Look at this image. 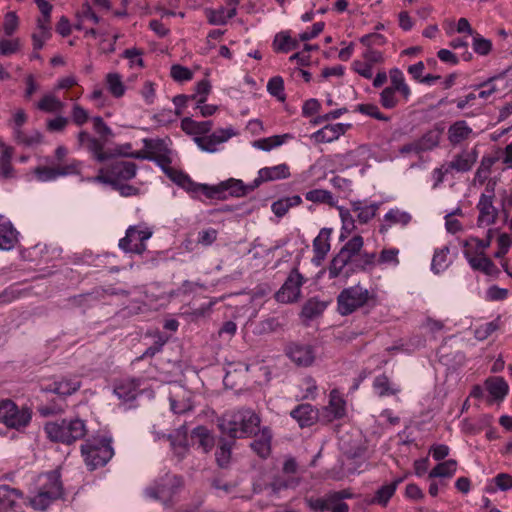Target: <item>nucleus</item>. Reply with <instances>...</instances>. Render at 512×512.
<instances>
[{"label":"nucleus","instance_id":"46","mask_svg":"<svg viewBox=\"0 0 512 512\" xmlns=\"http://www.w3.org/2000/svg\"><path fill=\"white\" fill-rule=\"evenodd\" d=\"M457 471V461L449 459L436 465L430 472L429 478H451Z\"/></svg>","mask_w":512,"mask_h":512},{"label":"nucleus","instance_id":"2","mask_svg":"<svg viewBox=\"0 0 512 512\" xmlns=\"http://www.w3.org/2000/svg\"><path fill=\"white\" fill-rule=\"evenodd\" d=\"M63 496V484L58 471L38 475L31 488L30 505L35 510H45Z\"/></svg>","mask_w":512,"mask_h":512},{"label":"nucleus","instance_id":"34","mask_svg":"<svg viewBox=\"0 0 512 512\" xmlns=\"http://www.w3.org/2000/svg\"><path fill=\"white\" fill-rule=\"evenodd\" d=\"M298 38H292L289 31H282L275 35L273 40V49L276 52L287 53L291 50L299 48Z\"/></svg>","mask_w":512,"mask_h":512},{"label":"nucleus","instance_id":"58","mask_svg":"<svg viewBox=\"0 0 512 512\" xmlns=\"http://www.w3.org/2000/svg\"><path fill=\"white\" fill-rule=\"evenodd\" d=\"M339 215L342 222V228H341V234L340 239H344L347 237L348 234H351L356 226H355V220L353 215L351 214L350 210L345 209L343 207L339 208Z\"/></svg>","mask_w":512,"mask_h":512},{"label":"nucleus","instance_id":"4","mask_svg":"<svg viewBox=\"0 0 512 512\" xmlns=\"http://www.w3.org/2000/svg\"><path fill=\"white\" fill-rule=\"evenodd\" d=\"M479 242L482 241L476 236H469L462 241L461 245L464 248L463 256L472 270L497 279L500 275V270L492 259L486 255L484 250H480Z\"/></svg>","mask_w":512,"mask_h":512},{"label":"nucleus","instance_id":"39","mask_svg":"<svg viewBox=\"0 0 512 512\" xmlns=\"http://www.w3.org/2000/svg\"><path fill=\"white\" fill-rule=\"evenodd\" d=\"M350 263L351 261L347 259L344 254L338 252V254L333 257L328 267L329 278L334 279L340 276L347 278L349 271L346 268Z\"/></svg>","mask_w":512,"mask_h":512},{"label":"nucleus","instance_id":"7","mask_svg":"<svg viewBox=\"0 0 512 512\" xmlns=\"http://www.w3.org/2000/svg\"><path fill=\"white\" fill-rule=\"evenodd\" d=\"M375 300V294L360 284L343 289L337 297L338 312L349 315L357 309Z\"/></svg>","mask_w":512,"mask_h":512},{"label":"nucleus","instance_id":"26","mask_svg":"<svg viewBox=\"0 0 512 512\" xmlns=\"http://www.w3.org/2000/svg\"><path fill=\"white\" fill-rule=\"evenodd\" d=\"M300 427H309L317 420V410L310 404H300L290 412Z\"/></svg>","mask_w":512,"mask_h":512},{"label":"nucleus","instance_id":"54","mask_svg":"<svg viewBox=\"0 0 512 512\" xmlns=\"http://www.w3.org/2000/svg\"><path fill=\"white\" fill-rule=\"evenodd\" d=\"M399 253V249L395 247L382 249L377 258V265L397 267L400 263Z\"/></svg>","mask_w":512,"mask_h":512},{"label":"nucleus","instance_id":"32","mask_svg":"<svg viewBox=\"0 0 512 512\" xmlns=\"http://www.w3.org/2000/svg\"><path fill=\"white\" fill-rule=\"evenodd\" d=\"M139 383L134 379L122 380L116 384L114 394L122 401L129 402L137 397Z\"/></svg>","mask_w":512,"mask_h":512},{"label":"nucleus","instance_id":"28","mask_svg":"<svg viewBox=\"0 0 512 512\" xmlns=\"http://www.w3.org/2000/svg\"><path fill=\"white\" fill-rule=\"evenodd\" d=\"M19 242V232L11 221H4L0 226V250H12Z\"/></svg>","mask_w":512,"mask_h":512},{"label":"nucleus","instance_id":"63","mask_svg":"<svg viewBox=\"0 0 512 512\" xmlns=\"http://www.w3.org/2000/svg\"><path fill=\"white\" fill-rule=\"evenodd\" d=\"M211 85L206 79L201 80L196 85V93L191 95V100H194L196 104L205 103L208 94L210 93Z\"/></svg>","mask_w":512,"mask_h":512},{"label":"nucleus","instance_id":"24","mask_svg":"<svg viewBox=\"0 0 512 512\" xmlns=\"http://www.w3.org/2000/svg\"><path fill=\"white\" fill-rule=\"evenodd\" d=\"M412 219L410 213L400 210L399 208H391L384 216L382 224L379 228L380 233H386L391 227L399 225L407 226Z\"/></svg>","mask_w":512,"mask_h":512},{"label":"nucleus","instance_id":"15","mask_svg":"<svg viewBox=\"0 0 512 512\" xmlns=\"http://www.w3.org/2000/svg\"><path fill=\"white\" fill-rule=\"evenodd\" d=\"M235 135V130L232 127H227L218 129L210 135L194 137V142L203 152L216 153L219 151V146L221 144L227 142Z\"/></svg>","mask_w":512,"mask_h":512},{"label":"nucleus","instance_id":"56","mask_svg":"<svg viewBox=\"0 0 512 512\" xmlns=\"http://www.w3.org/2000/svg\"><path fill=\"white\" fill-rule=\"evenodd\" d=\"M497 249L493 253L495 259H504L512 247V238L508 233L501 232L496 238Z\"/></svg>","mask_w":512,"mask_h":512},{"label":"nucleus","instance_id":"31","mask_svg":"<svg viewBox=\"0 0 512 512\" xmlns=\"http://www.w3.org/2000/svg\"><path fill=\"white\" fill-rule=\"evenodd\" d=\"M485 388L494 400L502 401L509 392V385L502 377H490L485 381Z\"/></svg>","mask_w":512,"mask_h":512},{"label":"nucleus","instance_id":"55","mask_svg":"<svg viewBox=\"0 0 512 512\" xmlns=\"http://www.w3.org/2000/svg\"><path fill=\"white\" fill-rule=\"evenodd\" d=\"M37 108L44 112L55 113L64 108V103L60 101L55 95L48 93L45 94L38 102Z\"/></svg>","mask_w":512,"mask_h":512},{"label":"nucleus","instance_id":"48","mask_svg":"<svg viewBox=\"0 0 512 512\" xmlns=\"http://www.w3.org/2000/svg\"><path fill=\"white\" fill-rule=\"evenodd\" d=\"M51 37L50 22L37 20V31L32 35L33 47L40 50L44 43Z\"/></svg>","mask_w":512,"mask_h":512},{"label":"nucleus","instance_id":"30","mask_svg":"<svg viewBox=\"0 0 512 512\" xmlns=\"http://www.w3.org/2000/svg\"><path fill=\"white\" fill-rule=\"evenodd\" d=\"M372 386L379 397L396 395L401 391L400 386L393 383L385 374H381L375 377Z\"/></svg>","mask_w":512,"mask_h":512},{"label":"nucleus","instance_id":"47","mask_svg":"<svg viewBox=\"0 0 512 512\" xmlns=\"http://www.w3.org/2000/svg\"><path fill=\"white\" fill-rule=\"evenodd\" d=\"M15 141L25 147H33L39 145L42 142L43 136L38 130L31 132H25L23 130H17L13 134Z\"/></svg>","mask_w":512,"mask_h":512},{"label":"nucleus","instance_id":"22","mask_svg":"<svg viewBox=\"0 0 512 512\" xmlns=\"http://www.w3.org/2000/svg\"><path fill=\"white\" fill-rule=\"evenodd\" d=\"M474 136L473 129L464 120L452 123L447 132L448 141L452 146L460 145Z\"/></svg>","mask_w":512,"mask_h":512},{"label":"nucleus","instance_id":"10","mask_svg":"<svg viewBox=\"0 0 512 512\" xmlns=\"http://www.w3.org/2000/svg\"><path fill=\"white\" fill-rule=\"evenodd\" d=\"M100 173L93 181L116 186L133 179L137 173V166L130 161H116L106 170V174H103V169L100 170Z\"/></svg>","mask_w":512,"mask_h":512},{"label":"nucleus","instance_id":"14","mask_svg":"<svg viewBox=\"0 0 512 512\" xmlns=\"http://www.w3.org/2000/svg\"><path fill=\"white\" fill-rule=\"evenodd\" d=\"M79 148L86 149L97 162H105L113 157L114 153L105 149L101 139L96 138L87 131H80L77 135Z\"/></svg>","mask_w":512,"mask_h":512},{"label":"nucleus","instance_id":"13","mask_svg":"<svg viewBox=\"0 0 512 512\" xmlns=\"http://www.w3.org/2000/svg\"><path fill=\"white\" fill-rule=\"evenodd\" d=\"M304 283L305 278L299 271L297 269L292 270L276 292V300L285 304L297 302L301 298V287Z\"/></svg>","mask_w":512,"mask_h":512},{"label":"nucleus","instance_id":"62","mask_svg":"<svg viewBox=\"0 0 512 512\" xmlns=\"http://www.w3.org/2000/svg\"><path fill=\"white\" fill-rule=\"evenodd\" d=\"M268 92L280 101L285 100L284 82L279 76L271 78L267 83Z\"/></svg>","mask_w":512,"mask_h":512},{"label":"nucleus","instance_id":"18","mask_svg":"<svg viewBox=\"0 0 512 512\" xmlns=\"http://www.w3.org/2000/svg\"><path fill=\"white\" fill-rule=\"evenodd\" d=\"M169 146L170 140L143 139V151L130 153V157L135 159L152 160L159 155H165L169 152H172Z\"/></svg>","mask_w":512,"mask_h":512},{"label":"nucleus","instance_id":"11","mask_svg":"<svg viewBox=\"0 0 512 512\" xmlns=\"http://www.w3.org/2000/svg\"><path fill=\"white\" fill-rule=\"evenodd\" d=\"M181 485L182 482L179 477L166 474L160 481H156L152 486L147 487L144 493L150 499L159 500L167 504L178 492Z\"/></svg>","mask_w":512,"mask_h":512},{"label":"nucleus","instance_id":"25","mask_svg":"<svg viewBox=\"0 0 512 512\" xmlns=\"http://www.w3.org/2000/svg\"><path fill=\"white\" fill-rule=\"evenodd\" d=\"M477 161V152L475 150L472 151H462L461 153L454 156V158L447 163L450 171L456 172H468L472 169L473 165Z\"/></svg>","mask_w":512,"mask_h":512},{"label":"nucleus","instance_id":"27","mask_svg":"<svg viewBox=\"0 0 512 512\" xmlns=\"http://www.w3.org/2000/svg\"><path fill=\"white\" fill-rule=\"evenodd\" d=\"M256 186L254 184L252 186H246L241 180L238 179H229L227 181L221 182L218 186H213L212 188H218L219 192L215 198H221V194L225 191H228L231 196L241 197L245 196L248 192L252 191Z\"/></svg>","mask_w":512,"mask_h":512},{"label":"nucleus","instance_id":"50","mask_svg":"<svg viewBox=\"0 0 512 512\" xmlns=\"http://www.w3.org/2000/svg\"><path fill=\"white\" fill-rule=\"evenodd\" d=\"M22 497V493L7 485L0 486V508H13L16 501Z\"/></svg>","mask_w":512,"mask_h":512},{"label":"nucleus","instance_id":"5","mask_svg":"<svg viewBox=\"0 0 512 512\" xmlns=\"http://www.w3.org/2000/svg\"><path fill=\"white\" fill-rule=\"evenodd\" d=\"M390 85L380 93V103L386 109H393L400 103H407L411 97V89L403 72L399 68L389 71Z\"/></svg>","mask_w":512,"mask_h":512},{"label":"nucleus","instance_id":"45","mask_svg":"<svg viewBox=\"0 0 512 512\" xmlns=\"http://www.w3.org/2000/svg\"><path fill=\"white\" fill-rule=\"evenodd\" d=\"M108 91L115 98H121L126 92V86L119 73H108L105 78Z\"/></svg>","mask_w":512,"mask_h":512},{"label":"nucleus","instance_id":"35","mask_svg":"<svg viewBox=\"0 0 512 512\" xmlns=\"http://www.w3.org/2000/svg\"><path fill=\"white\" fill-rule=\"evenodd\" d=\"M379 209L378 203L366 204L362 201H355L352 203V211L356 214L357 220L366 224L372 220Z\"/></svg>","mask_w":512,"mask_h":512},{"label":"nucleus","instance_id":"59","mask_svg":"<svg viewBox=\"0 0 512 512\" xmlns=\"http://www.w3.org/2000/svg\"><path fill=\"white\" fill-rule=\"evenodd\" d=\"M232 455V443L223 442L216 450L215 457L217 464L225 468L229 465Z\"/></svg>","mask_w":512,"mask_h":512},{"label":"nucleus","instance_id":"49","mask_svg":"<svg viewBox=\"0 0 512 512\" xmlns=\"http://www.w3.org/2000/svg\"><path fill=\"white\" fill-rule=\"evenodd\" d=\"M449 248L447 246L436 249L431 262V270L435 274H439L446 270L449 266Z\"/></svg>","mask_w":512,"mask_h":512},{"label":"nucleus","instance_id":"29","mask_svg":"<svg viewBox=\"0 0 512 512\" xmlns=\"http://www.w3.org/2000/svg\"><path fill=\"white\" fill-rule=\"evenodd\" d=\"M443 128L433 127L417 139L418 149L422 152L432 151L440 145Z\"/></svg>","mask_w":512,"mask_h":512},{"label":"nucleus","instance_id":"60","mask_svg":"<svg viewBox=\"0 0 512 512\" xmlns=\"http://www.w3.org/2000/svg\"><path fill=\"white\" fill-rule=\"evenodd\" d=\"M395 493V485L385 484L381 486L376 492L372 503L386 506Z\"/></svg>","mask_w":512,"mask_h":512},{"label":"nucleus","instance_id":"41","mask_svg":"<svg viewBox=\"0 0 512 512\" xmlns=\"http://www.w3.org/2000/svg\"><path fill=\"white\" fill-rule=\"evenodd\" d=\"M167 439L170 440L172 450L177 456L183 457L186 454L188 451V443L187 430L185 427L177 429L173 435H167Z\"/></svg>","mask_w":512,"mask_h":512},{"label":"nucleus","instance_id":"52","mask_svg":"<svg viewBox=\"0 0 512 512\" xmlns=\"http://www.w3.org/2000/svg\"><path fill=\"white\" fill-rule=\"evenodd\" d=\"M192 437L198 440L203 452H209L214 446V438L204 426H198L192 430Z\"/></svg>","mask_w":512,"mask_h":512},{"label":"nucleus","instance_id":"21","mask_svg":"<svg viewBox=\"0 0 512 512\" xmlns=\"http://www.w3.org/2000/svg\"><path fill=\"white\" fill-rule=\"evenodd\" d=\"M290 177V168L286 163H281L272 167H263L258 171L254 179V186H259L263 182L283 180Z\"/></svg>","mask_w":512,"mask_h":512},{"label":"nucleus","instance_id":"37","mask_svg":"<svg viewBox=\"0 0 512 512\" xmlns=\"http://www.w3.org/2000/svg\"><path fill=\"white\" fill-rule=\"evenodd\" d=\"M293 136L291 134L285 133L281 135H273L266 138H261L252 142V147L262 150L265 152H269L274 148L280 147L287 140L292 139Z\"/></svg>","mask_w":512,"mask_h":512},{"label":"nucleus","instance_id":"12","mask_svg":"<svg viewBox=\"0 0 512 512\" xmlns=\"http://www.w3.org/2000/svg\"><path fill=\"white\" fill-rule=\"evenodd\" d=\"M495 198L494 184H488L485 188V192L481 194L477 203L478 227L491 226L495 224L498 216V210L493 205Z\"/></svg>","mask_w":512,"mask_h":512},{"label":"nucleus","instance_id":"3","mask_svg":"<svg viewBox=\"0 0 512 512\" xmlns=\"http://www.w3.org/2000/svg\"><path fill=\"white\" fill-rule=\"evenodd\" d=\"M47 437L53 442L70 445L82 439L87 432L85 422L80 418L50 421L44 425Z\"/></svg>","mask_w":512,"mask_h":512},{"label":"nucleus","instance_id":"43","mask_svg":"<svg viewBox=\"0 0 512 512\" xmlns=\"http://www.w3.org/2000/svg\"><path fill=\"white\" fill-rule=\"evenodd\" d=\"M236 15V8L220 7L207 12L208 22L212 25H225L231 18Z\"/></svg>","mask_w":512,"mask_h":512},{"label":"nucleus","instance_id":"40","mask_svg":"<svg viewBox=\"0 0 512 512\" xmlns=\"http://www.w3.org/2000/svg\"><path fill=\"white\" fill-rule=\"evenodd\" d=\"M81 387V382L77 377L73 378H62L59 381L53 383V387L50 389L52 392L62 395L70 396Z\"/></svg>","mask_w":512,"mask_h":512},{"label":"nucleus","instance_id":"17","mask_svg":"<svg viewBox=\"0 0 512 512\" xmlns=\"http://www.w3.org/2000/svg\"><path fill=\"white\" fill-rule=\"evenodd\" d=\"M168 177L178 186L190 193L202 192L208 198L216 197L219 192L218 188H210L206 184H197L185 173L173 169Z\"/></svg>","mask_w":512,"mask_h":512},{"label":"nucleus","instance_id":"9","mask_svg":"<svg viewBox=\"0 0 512 512\" xmlns=\"http://www.w3.org/2000/svg\"><path fill=\"white\" fill-rule=\"evenodd\" d=\"M152 235L153 229L145 223L131 225L126 229L125 236L119 240L118 246L125 253L141 255L147 250V241Z\"/></svg>","mask_w":512,"mask_h":512},{"label":"nucleus","instance_id":"1","mask_svg":"<svg viewBox=\"0 0 512 512\" xmlns=\"http://www.w3.org/2000/svg\"><path fill=\"white\" fill-rule=\"evenodd\" d=\"M259 424V416L249 408L227 411L218 419L221 432L234 439L250 437Z\"/></svg>","mask_w":512,"mask_h":512},{"label":"nucleus","instance_id":"42","mask_svg":"<svg viewBox=\"0 0 512 512\" xmlns=\"http://www.w3.org/2000/svg\"><path fill=\"white\" fill-rule=\"evenodd\" d=\"M251 448L260 457L266 458L271 451V433L268 429H263L260 435L251 443Z\"/></svg>","mask_w":512,"mask_h":512},{"label":"nucleus","instance_id":"64","mask_svg":"<svg viewBox=\"0 0 512 512\" xmlns=\"http://www.w3.org/2000/svg\"><path fill=\"white\" fill-rule=\"evenodd\" d=\"M472 45L474 51L481 56L488 55L492 50V42L479 34L474 36Z\"/></svg>","mask_w":512,"mask_h":512},{"label":"nucleus","instance_id":"53","mask_svg":"<svg viewBox=\"0 0 512 512\" xmlns=\"http://www.w3.org/2000/svg\"><path fill=\"white\" fill-rule=\"evenodd\" d=\"M12 156V147H5L0 154V175L5 179L14 177V168L11 163Z\"/></svg>","mask_w":512,"mask_h":512},{"label":"nucleus","instance_id":"23","mask_svg":"<svg viewBox=\"0 0 512 512\" xmlns=\"http://www.w3.org/2000/svg\"><path fill=\"white\" fill-rule=\"evenodd\" d=\"M349 127L350 124H329L314 132L311 138L314 139L316 143H330L343 135Z\"/></svg>","mask_w":512,"mask_h":512},{"label":"nucleus","instance_id":"38","mask_svg":"<svg viewBox=\"0 0 512 512\" xmlns=\"http://www.w3.org/2000/svg\"><path fill=\"white\" fill-rule=\"evenodd\" d=\"M327 411L334 419H340L346 414V401L337 389H333L329 394Z\"/></svg>","mask_w":512,"mask_h":512},{"label":"nucleus","instance_id":"61","mask_svg":"<svg viewBox=\"0 0 512 512\" xmlns=\"http://www.w3.org/2000/svg\"><path fill=\"white\" fill-rule=\"evenodd\" d=\"M170 76L176 82H186L193 78V72L180 64H173L170 68Z\"/></svg>","mask_w":512,"mask_h":512},{"label":"nucleus","instance_id":"33","mask_svg":"<svg viewBox=\"0 0 512 512\" xmlns=\"http://www.w3.org/2000/svg\"><path fill=\"white\" fill-rule=\"evenodd\" d=\"M297 400H314L318 395V385L312 376H305L296 386Z\"/></svg>","mask_w":512,"mask_h":512},{"label":"nucleus","instance_id":"8","mask_svg":"<svg viewBox=\"0 0 512 512\" xmlns=\"http://www.w3.org/2000/svg\"><path fill=\"white\" fill-rule=\"evenodd\" d=\"M32 409L19 407L10 399L0 400V422L7 428L23 431L32 420Z\"/></svg>","mask_w":512,"mask_h":512},{"label":"nucleus","instance_id":"20","mask_svg":"<svg viewBox=\"0 0 512 512\" xmlns=\"http://www.w3.org/2000/svg\"><path fill=\"white\" fill-rule=\"evenodd\" d=\"M330 238H331V229L322 228L319 234L313 240V252L314 256L312 258V263L316 266L322 264L324 259L326 258L328 252L330 251Z\"/></svg>","mask_w":512,"mask_h":512},{"label":"nucleus","instance_id":"44","mask_svg":"<svg viewBox=\"0 0 512 512\" xmlns=\"http://www.w3.org/2000/svg\"><path fill=\"white\" fill-rule=\"evenodd\" d=\"M364 245L362 236L355 235L349 239L346 244L339 251L341 254L349 259L351 262L359 256Z\"/></svg>","mask_w":512,"mask_h":512},{"label":"nucleus","instance_id":"57","mask_svg":"<svg viewBox=\"0 0 512 512\" xmlns=\"http://www.w3.org/2000/svg\"><path fill=\"white\" fill-rule=\"evenodd\" d=\"M500 318L497 317L495 320L483 323L474 329V337L483 341L487 339L492 333L499 329Z\"/></svg>","mask_w":512,"mask_h":512},{"label":"nucleus","instance_id":"16","mask_svg":"<svg viewBox=\"0 0 512 512\" xmlns=\"http://www.w3.org/2000/svg\"><path fill=\"white\" fill-rule=\"evenodd\" d=\"M81 162L72 159L68 164L57 168L38 166L34 168L33 173L40 182H51L59 177L78 174L80 172Z\"/></svg>","mask_w":512,"mask_h":512},{"label":"nucleus","instance_id":"19","mask_svg":"<svg viewBox=\"0 0 512 512\" xmlns=\"http://www.w3.org/2000/svg\"><path fill=\"white\" fill-rule=\"evenodd\" d=\"M287 356L300 367L311 366L316 357L312 346L306 344H291L287 349Z\"/></svg>","mask_w":512,"mask_h":512},{"label":"nucleus","instance_id":"51","mask_svg":"<svg viewBox=\"0 0 512 512\" xmlns=\"http://www.w3.org/2000/svg\"><path fill=\"white\" fill-rule=\"evenodd\" d=\"M304 197L307 201L315 204H328L331 206L335 204V198L332 193L326 189H313L307 191L304 194Z\"/></svg>","mask_w":512,"mask_h":512},{"label":"nucleus","instance_id":"6","mask_svg":"<svg viewBox=\"0 0 512 512\" xmlns=\"http://www.w3.org/2000/svg\"><path fill=\"white\" fill-rule=\"evenodd\" d=\"M81 452L90 470L106 465L114 454L111 441L105 437H93L87 440L82 445Z\"/></svg>","mask_w":512,"mask_h":512},{"label":"nucleus","instance_id":"36","mask_svg":"<svg viewBox=\"0 0 512 512\" xmlns=\"http://www.w3.org/2000/svg\"><path fill=\"white\" fill-rule=\"evenodd\" d=\"M212 121H194L193 119L186 117L181 121V129L189 135L203 136L212 129Z\"/></svg>","mask_w":512,"mask_h":512}]
</instances>
